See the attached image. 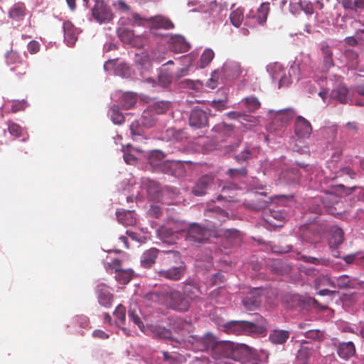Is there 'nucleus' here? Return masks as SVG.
<instances>
[{"mask_svg": "<svg viewBox=\"0 0 364 364\" xmlns=\"http://www.w3.org/2000/svg\"><path fill=\"white\" fill-rule=\"evenodd\" d=\"M256 322L231 321L223 326L224 331L229 334L253 335L262 334L267 331V321L260 315H256Z\"/></svg>", "mask_w": 364, "mask_h": 364, "instance_id": "1", "label": "nucleus"}, {"mask_svg": "<svg viewBox=\"0 0 364 364\" xmlns=\"http://www.w3.org/2000/svg\"><path fill=\"white\" fill-rule=\"evenodd\" d=\"M164 263L168 267L166 269H161L158 272L159 277L171 281H178L184 276L186 265L182 260L178 252H166Z\"/></svg>", "mask_w": 364, "mask_h": 364, "instance_id": "2", "label": "nucleus"}, {"mask_svg": "<svg viewBox=\"0 0 364 364\" xmlns=\"http://www.w3.org/2000/svg\"><path fill=\"white\" fill-rule=\"evenodd\" d=\"M165 155L159 150L151 151L148 158L149 164L156 168L162 166L161 170L168 174L175 176L176 177L182 176L185 173L183 165L180 161H166L164 162Z\"/></svg>", "mask_w": 364, "mask_h": 364, "instance_id": "3", "label": "nucleus"}, {"mask_svg": "<svg viewBox=\"0 0 364 364\" xmlns=\"http://www.w3.org/2000/svg\"><path fill=\"white\" fill-rule=\"evenodd\" d=\"M104 266L108 272L112 273L113 271L115 272L116 280L122 284H128L134 277V271L132 269L122 268V261L119 259L108 260L107 258L104 262Z\"/></svg>", "mask_w": 364, "mask_h": 364, "instance_id": "4", "label": "nucleus"}, {"mask_svg": "<svg viewBox=\"0 0 364 364\" xmlns=\"http://www.w3.org/2000/svg\"><path fill=\"white\" fill-rule=\"evenodd\" d=\"M166 305L173 310L183 312L190 308V301L180 291L171 290L166 293Z\"/></svg>", "mask_w": 364, "mask_h": 364, "instance_id": "5", "label": "nucleus"}, {"mask_svg": "<svg viewBox=\"0 0 364 364\" xmlns=\"http://www.w3.org/2000/svg\"><path fill=\"white\" fill-rule=\"evenodd\" d=\"M189 342L191 343L193 348L196 350H210L212 354L214 352L215 346L218 343L216 337L210 333H206L201 338H198L195 336H190Z\"/></svg>", "mask_w": 364, "mask_h": 364, "instance_id": "6", "label": "nucleus"}, {"mask_svg": "<svg viewBox=\"0 0 364 364\" xmlns=\"http://www.w3.org/2000/svg\"><path fill=\"white\" fill-rule=\"evenodd\" d=\"M91 11L92 16L99 23H108L114 17L111 8L103 0H95Z\"/></svg>", "mask_w": 364, "mask_h": 364, "instance_id": "7", "label": "nucleus"}, {"mask_svg": "<svg viewBox=\"0 0 364 364\" xmlns=\"http://www.w3.org/2000/svg\"><path fill=\"white\" fill-rule=\"evenodd\" d=\"M233 343L229 341H218L212 354L216 364H227L230 362Z\"/></svg>", "mask_w": 364, "mask_h": 364, "instance_id": "8", "label": "nucleus"}, {"mask_svg": "<svg viewBox=\"0 0 364 364\" xmlns=\"http://www.w3.org/2000/svg\"><path fill=\"white\" fill-rule=\"evenodd\" d=\"M211 235L210 229L203 227L198 223L190 225L187 231V239L190 241L204 243L208 241Z\"/></svg>", "mask_w": 364, "mask_h": 364, "instance_id": "9", "label": "nucleus"}, {"mask_svg": "<svg viewBox=\"0 0 364 364\" xmlns=\"http://www.w3.org/2000/svg\"><path fill=\"white\" fill-rule=\"evenodd\" d=\"M253 353L254 352L252 348H249L247 346L244 344H235L233 343L230 362L235 364L245 363Z\"/></svg>", "mask_w": 364, "mask_h": 364, "instance_id": "10", "label": "nucleus"}, {"mask_svg": "<svg viewBox=\"0 0 364 364\" xmlns=\"http://www.w3.org/2000/svg\"><path fill=\"white\" fill-rule=\"evenodd\" d=\"M314 287L321 296L330 295L336 292V283L327 275L320 276L314 279Z\"/></svg>", "mask_w": 364, "mask_h": 364, "instance_id": "11", "label": "nucleus"}, {"mask_svg": "<svg viewBox=\"0 0 364 364\" xmlns=\"http://www.w3.org/2000/svg\"><path fill=\"white\" fill-rule=\"evenodd\" d=\"M208 118L205 110L194 107L190 114L189 124L195 129H202L208 125Z\"/></svg>", "mask_w": 364, "mask_h": 364, "instance_id": "12", "label": "nucleus"}, {"mask_svg": "<svg viewBox=\"0 0 364 364\" xmlns=\"http://www.w3.org/2000/svg\"><path fill=\"white\" fill-rule=\"evenodd\" d=\"M205 215L210 218L213 228L221 225L229 218L228 213L219 207L207 209Z\"/></svg>", "mask_w": 364, "mask_h": 364, "instance_id": "13", "label": "nucleus"}, {"mask_svg": "<svg viewBox=\"0 0 364 364\" xmlns=\"http://www.w3.org/2000/svg\"><path fill=\"white\" fill-rule=\"evenodd\" d=\"M312 132V127L310 122L301 116L296 118L294 123V133L299 138H309Z\"/></svg>", "mask_w": 364, "mask_h": 364, "instance_id": "14", "label": "nucleus"}, {"mask_svg": "<svg viewBox=\"0 0 364 364\" xmlns=\"http://www.w3.org/2000/svg\"><path fill=\"white\" fill-rule=\"evenodd\" d=\"M29 11L23 2L14 3L9 9L8 16L13 21L20 22L24 20Z\"/></svg>", "mask_w": 364, "mask_h": 364, "instance_id": "15", "label": "nucleus"}, {"mask_svg": "<svg viewBox=\"0 0 364 364\" xmlns=\"http://www.w3.org/2000/svg\"><path fill=\"white\" fill-rule=\"evenodd\" d=\"M96 294L99 304L106 308L112 305L113 294L109 287L105 284H100L96 287Z\"/></svg>", "mask_w": 364, "mask_h": 364, "instance_id": "16", "label": "nucleus"}, {"mask_svg": "<svg viewBox=\"0 0 364 364\" xmlns=\"http://www.w3.org/2000/svg\"><path fill=\"white\" fill-rule=\"evenodd\" d=\"M148 26L150 30L164 29L169 30L174 28L173 23L166 16L157 15L148 18Z\"/></svg>", "mask_w": 364, "mask_h": 364, "instance_id": "17", "label": "nucleus"}, {"mask_svg": "<svg viewBox=\"0 0 364 364\" xmlns=\"http://www.w3.org/2000/svg\"><path fill=\"white\" fill-rule=\"evenodd\" d=\"M190 48L189 43L180 35L171 36L169 42V49L176 53L187 52Z\"/></svg>", "mask_w": 364, "mask_h": 364, "instance_id": "18", "label": "nucleus"}, {"mask_svg": "<svg viewBox=\"0 0 364 364\" xmlns=\"http://www.w3.org/2000/svg\"><path fill=\"white\" fill-rule=\"evenodd\" d=\"M213 178L210 175H205L200 178L193 188V193L197 196H201L207 193L208 189L213 183Z\"/></svg>", "mask_w": 364, "mask_h": 364, "instance_id": "19", "label": "nucleus"}, {"mask_svg": "<svg viewBox=\"0 0 364 364\" xmlns=\"http://www.w3.org/2000/svg\"><path fill=\"white\" fill-rule=\"evenodd\" d=\"M143 186L151 200H159L161 196V188L157 182L147 178L144 180Z\"/></svg>", "mask_w": 364, "mask_h": 364, "instance_id": "20", "label": "nucleus"}, {"mask_svg": "<svg viewBox=\"0 0 364 364\" xmlns=\"http://www.w3.org/2000/svg\"><path fill=\"white\" fill-rule=\"evenodd\" d=\"M157 235L160 240L168 244L175 243L177 236L172 230V227L167 223L161 226L157 230Z\"/></svg>", "mask_w": 364, "mask_h": 364, "instance_id": "21", "label": "nucleus"}, {"mask_svg": "<svg viewBox=\"0 0 364 364\" xmlns=\"http://www.w3.org/2000/svg\"><path fill=\"white\" fill-rule=\"evenodd\" d=\"M337 353L343 359L348 360L355 353V347L353 342H341L337 347Z\"/></svg>", "mask_w": 364, "mask_h": 364, "instance_id": "22", "label": "nucleus"}, {"mask_svg": "<svg viewBox=\"0 0 364 364\" xmlns=\"http://www.w3.org/2000/svg\"><path fill=\"white\" fill-rule=\"evenodd\" d=\"M183 292L188 301H198L200 299V295L202 294L200 287L193 283L186 284L183 288Z\"/></svg>", "mask_w": 364, "mask_h": 364, "instance_id": "23", "label": "nucleus"}, {"mask_svg": "<svg viewBox=\"0 0 364 364\" xmlns=\"http://www.w3.org/2000/svg\"><path fill=\"white\" fill-rule=\"evenodd\" d=\"M64 38L68 44L73 46L75 43L77 36V28L71 21H67L63 23Z\"/></svg>", "mask_w": 364, "mask_h": 364, "instance_id": "24", "label": "nucleus"}, {"mask_svg": "<svg viewBox=\"0 0 364 364\" xmlns=\"http://www.w3.org/2000/svg\"><path fill=\"white\" fill-rule=\"evenodd\" d=\"M344 233L341 228L338 226H333L330 229V237L328 244L330 247H337L343 242Z\"/></svg>", "mask_w": 364, "mask_h": 364, "instance_id": "25", "label": "nucleus"}, {"mask_svg": "<svg viewBox=\"0 0 364 364\" xmlns=\"http://www.w3.org/2000/svg\"><path fill=\"white\" fill-rule=\"evenodd\" d=\"M260 304V296L256 294L251 293L242 299V305L248 311L257 309Z\"/></svg>", "mask_w": 364, "mask_h": 364, "instance_id": "26", "label": "nucleus"}, {"mask_svg": "<svg viewBox=\"0 0 364 364\" xmlns=\"http://www.w3.org/2000/svg\"><path fill=\"white\" fill-rule=\"evenodd\" d=\"M159 250L156 248H151L144 252L141 258V264L144 267H150L155 263Z\"/></svg>", "mask_w": 364, "mask_h": 364, "instance_id": "27", "label": "nucleus"}, {"mask_svg": "<svg viewBox=\"0 0 364 364\" xmlns=\"http://www.w3.org/2000/svg\"><path fill=\"white\" fill-rule=\"evenodd\" d=\"M269 358L268 353L264 350H261L257 353H253V355L247 359L245 363H241L240 364H264L267 362ZM227 364H235L228 363Z\"/></svg>", "mask_w": 364, "mask_h": 364, "instance_id": "28", "label": "nucleus"}, {"mask_svg": "<svg viewBox=\"0 0 364 364\" xmlns=\"http://www.w3.org/2000/svg\"><path fill=\"white\" fill-rule=\"evenodd\" d=\"M289 338V332L284 330H274L269 334V340L274 344H283Z\"/></svg>", "mask_w": 364, "mask_h": 364, "instance_id": "29", "label": "nucleus"}, {"mask_svg": "<svg viewBox=\"0 0 364 364\" xmlns=\"http://www.w3.org/2000/svg\"><path fill=\"white\" fill-rule=\"evenodd\" d=\"M6 59L8 64L18 65L21 64L26 70L28 68V63L23 60L20 54L16 51L11 50L6 55Z\"/></svg>", "mask_w": 364, "mask_h": 364, "instance_id": "30", "label": "nucleus"}, {"mask_svg": "<svg viewBox=\"0 0 364 364\" xmlns=\"http://www.w3.org/2000/svg\"><path fill=\"white\" fill-rule=\"evenodd\" d=\"M116 214L119 222L124 225H133L136 223V219L134 218L132 211L118 210Z\"/></svg>", "mask_w": 364, "mask_h": 364, "instance_id": "31", "label": "nucleus"}, {"mask_svg": "<svg viewBox=\"0 0 364 364\" xmlns=\"http://www.w3.org/2000/svg\"><path fill=\"white\" fill-rule=\"evenodd\" d=\"M331 97L338 100L341 103H347L348 99V90L346 86H338L333 90Z\"/></svg>", "mask_w": 364, "mask_h": 364, "instance_id": "32", "label": "nucleus"}, {"mask_svg": "<svg viewBox=\"0 0 364 364\" xmlns=\"http://www.w3.org/2000/svg\"><path fill=\"white\" fill-rule=\"evenodd\" d=\"M208 298L211 300H214L215 303L223 304L228 299L227 291L224 287H220L211 291L208 295Z\"/></svg>", "mask_w": 364, "mask_h": 364, "instance_id": "33", "label": "nucleus"}, {"mask_svg": "<svg viewBox=\"0 0 364 364\" xmlns=\"http://www.w3.org/2000/svg\"><path fill=\"white\" fill-rule=\"evenodd\" d=\"M137 100L136 95L134 93H124L120 99V104L123 109H129L132 108Z\"/></svg>", "mask_w": 364, "mask_h": 364, "instance_id": "34", "label": "nucleus"}, {"mask_svg": "<svg viewBox=\"0 0 364 364\" xmlns=\"http://www.w3.org/2000/svg\"><path fill=\"white\" fill-rule=\"evenodd\" d=\"M335 283L336 288L338 287L339 289H353L355 287L356 285V281L355 279H350L348 276L346 274L341 275L339 277H338Z\"/></svg>", "mask_w": 364, "mask_h": 364, "instance_id": "35", "label": "nucleus"}, {"mask_svg": "<svg viewBox=\"0 0 364 364\" xmlns=\"http://www.w3.org/2000/svg\"><path fill=\"white\" fill-rule=\"evenodd\" d=\"M267 71L271 75L273 80H279L286 70L281 64L274 63L268 65Z\"/></svg>", "mask_w": 364, "mask_h": 364, "instance_id": "36", "label": "nucleus"}, {"mask_svg": "<svg viewBox=\"0 0 364 364\" xmlns=\"http://www.w3.org/2000/svg\"><path fill=\"white\" fill-rule=\"evenodd\" d=\"M109 115L112 122L115 124H122L125 121L124 114L120 112L117 105L111 107L109 111Z\"/></svg>", "mask_w": 364, "mask_h": 364, "instance_id": "37", "label": "nucleus"}, {"mask_svg": "<svg viewBox=\"0 0 364 364\" xmlns=\"http://www.w3.org/2000/svg\"><path fill=\"white\" fill-rule=\"evenodd\" d=\"M294 115L293 109H284L277 112L275 119L280 121L282 124L288 123L291 121Z\"/></svg>", "mask_w": 364, "mask_h": 364, "instance_id": "38", "label": "nucleus"}, {"mask_svg": "<svg viewBox=\"0 0 364 364\" xmlns=\"http://www.w3.org/2000/svg\"><path fill=\"white\" fill-rule=\"evenodd\" d=\"M321 52L323 55V65L325 68L329 69L334 65L332 58L333 53L328 45H323L321 47Z\"/></svg>", "mask_w": 364, "mask_h": 364, "instance_id": "39", "label": "nucleus"}, {"mask_svg": "<svg viewBox=\"0 0 364 364\" xmlns=\"http://www.w3.org/2000/svg\"><path fill=\"white\" fill-rule=\"evenodd\" d=\"M243 19L244 11L240 7L233 10L230 14V22L235 27L238 28L242 24Z\"/></svg>", "mask_w": 364, "mask_h": 364, "instance_id": "40", "label": "nucleus"}, {"mask_svg": "<svg viewBox=\"0 0 364 364\" xmlns=\"http://www.w3.org/2000/svg\"><path fill=\"white\" fill-rule=\"evenodd\" d=\"M213 130L218 132L223 137H228L232 136L234 132V126L232 124H227L225 123H220L213 127Z\"/></svg>", "mask_w": 364, "mask_h": 364, "instance_id": "41", "label": "nucleus"}, {"mask_svg": "<svg viewBox=\"0 0 364 364\" xmlns=\"http://www.w3.org/2000/svg\"><path fill=\"white\" fill-rule=\"evenodd\" d=\"M356 188V186L346 187L343 184L333 186L330 191L331 194H336L339 196H348L352 193L353 191Z\"/></svg>", "mask_w": 364, "mask_h": 364, "instance_id": "42", "label": "nucleus"}, {"mask_svg": "<svg viewBox=\"0 0 364 364\" xmlns=\"http://www.w3.org/2000/svg\"><path fill=\"white\" fill-rule=\"evenodd\" d=\"M225 71L231 75L233 77H238L242 73V68L239 63L230 62L228 63L224 66Z\"/></svg>", "mask_w": 364, "mask_h": 364, "instance_id": "43", "label": "nucleus"}, {"mask_svg": "<svg viewBox=\"0 0 364 364\" xmlns=\"http://www.w3.org/2000/svg\"><path fill=\"white\" fill-rule=\"evenodd\" d=\"M269 12V4L266 3L261 4L257 14V21L259 24L263 25L266 22Z\"/></svg>", "mask_w": 364, "mask_h": 364, "instance_id": "44", "label": "nucleus"}, {"mask_svg": "<svg viewBox=\"0 0 364 364\" xmlns=\"http://www.w3.org/2000/svg\"><path fill=\"white\" fill-rule=\"evenodd\" d=\"M224 236L230 242L233 244L240 243L241 241L240 232L236 229H228L224 232Z\"/></svg>", "mask_w": 364, "mask_h": 364, "instance_id": "45", "label": "nucleus"}, {"mask_svg": "<svg viewBox=\"0 0 364 364\" xmlns=\"http://www.w3.org/2000/svg\"><path fill=\"white\" fill-rule=\"evenodd\" d=\"M156 122L154 114L149 110L144 111L141 116V124L146 128L152 127Z\"/></svg>", "mask_w": 364, "mask_h": 364, "instance_id": "46", "label": "nucleus"}, {"mask_svg": "<svg viewBox=\"0 0 364 364\" xmlns=\"http://www.w3.org/2000/svg\"><path fill=\"white\" fill-rule=\"evenodd\" d=\"M146 300L154 302L166 304V294L159 291H151L146 294Z\"/></svg>", "mask_w": 364, "mask_h": 364, "instance_id": "47", "label": "nucleus"}, {"mask_svg": "<svg viewBox=\"0 0 364 364\" xmlns=\"http://www.w3.org/2000/svg\"><path fill=\"white\" fill-rule=\"evenodd\" d=\"M166 223L172 227V230L176 235L186 230V225L183 221L178 220L168 219Z\"/></svg>", "mask_w": 364, "mask_h": 364, "instance_id": "48", "label": "nucleus"}, {"mask_svg": "<svg viewBox=\"0 0 364 364\" xmlns=\"http://www.w3.org/2000/svg\"><path fill=\"white\" fill-rule=\"evenodd\" d=\"M214 52L210 48L205 49L202 53L200 58V64L201 68L206 67L213 59Z\"/></svg>", "mask_w": 364, "mask_h": 364, "instance_id": "49", "label": "nucleus"}, {"mask_svg": "<svg viewBox=\"0 0 364 364\" xmlns=\"http://www.w3.org/2000/svg\"><path fill=\"white\" fill-rule=\"evenodd\" d=\"M243 101L247 109L251 112L258 109L261 105L259 100L253 96L245 97Z\"/></svg>", "mask_w": 364, "mask_h": 364, "instance_id": "50", "label": "nucleus"}, {"mask_svg": "<svg viewBox=\"0 0 364 364\" xmlns=\"http://www.w3.org/2000/svg\"><path fill=\"white\" fill-rule=\"evenodd\" d=\"M295 69L291 67L287 72L285 71V73L282 75V77L279 79V88H281L282 87H288L289 85L291 84V72H294Z\"/></svg>", "mask_w": 364, "mask_h": 364, "instance_id": "51", "label": "nucleus"}, {"mask_svg": "<svg viewBox=\"0 0 364 364\" xmlns=\"http://www.w3.org/2000/svg\"><path fill=\"white\" fill-rule=\"evenodd\" d=\"M284 174L290 183H296L300 181L301 173L297 168H291Z\"/></svg>", "mask_w": 364, "mask_h": 364, "instance_id": "52", "label": "nucleus"}, {"mask_svg": "<svg viewBox=\"0 0 364 364\" xmlns=\"http://www.w3.org/2000/svg\"><path fill=\"white\" fill-rule=\"evenodd\" d=\"M252 156V150L249 147H245L239 154L235 156V159L240 164L251 159Z\"/></svg>", "mask_w": 364, "mask_h": 364, "instance_id": "53", "label": "nucleus"}, {"mask_svg": "<svg viewBox=\"0 0 364 364\" xmlns=\"http://www.w3.org/2000/svg\"><path fill=\"white\" fill-rule=\"evenodd\" d=\"M170 103L168 102H157L152 106V110L156 114H163L169 109Z\"/></svg>", "mask_w": 364, "mask_h": 364, "instance_id": "54", "label": "nucleus"}, {"mask_svg": "<svg viewBox=\"0 0 364 364\" xmlns=\"http://www.w3.org/2000/svg\"><path fill=\"white\" fill-rule=\"evenodd\" d=\"M8 131L11 135L19 137L22 135L23 129L18 124L9 121L8 122Z\"/></svg>", "mask_w": 364, "mask_h": 364, "instance_id": "55", "label": "nucleus"}, {"mask_svg": "<svg viewBox=\"0 0 364 364\" xmlns=\"http://www.w3.org/2000/svg\"><path fill=\"white\" fill-rule=\"evenodd\" d=\"M304 335L306 338L313 341H321L323 337V333L316 329H308L305 331Z\"/></svg>", "mask_w": 364, "mask_h": 364, "instance_id": "56", "label": "nucleus"}, {"mask_svg": "<svg viewBox=\"0 0 364 364\" xmlns=\"http://www.w3.org/2000/svg\"><path fill=\"white\" fill-rule=\"evenodd\" d=\"M311 352L306 347L301 346L297 353V359L301 364H306L310 357Z\"/></svg>", "mask_w": 364, "mask_h": 364, "instance_id": "57", "label": "nucleus"}, {"mask_svg": "<svg viewBox=\"0 0 364 364\" xmlns=\"http://www.w3.org/2000/svg\"><path fill=\"white\" fill-rule=\"evenodd\" d=\"M344 176H348L350 178L354 179L356 177V173L353 171L349 167H344L343 168H341L338 172H336L334 178L343 177Z\"/></svg>", "mask_w": 364, "mask_h": 364, "instance_id": "58", "label": "nucleus"}, {"mask_svg": "<svg viewBox=\"0 0 364 364\" xmlns=\"http://www.w3.org/2000/svg\"><path fill=\"white\" fill-rule=\"evenodd\" d=\"M128 316L130 320H132L135 325H136L140 329L144 327L143 322L141 321L139 316L136 313L134 309H130L128 311Z\"/></svg>", "mask_w": 364, "mask_h": 364, "instance_id": "59", "label": "nucleus"}, {"mask_svg": "<svg viewBox=\"0 0 364 364\" xmlns=\"http://www.w3.org/2000/svg\"><path fill=\"white\" fill-rule=\"evenodd\" d=\"M304 261L307 263L314 264L316 265H328L329 261L323 258H316L310 256H305L303 257Z\"/></svg>", "mask_w": 364, "mask_h": 364, "instance_id": "60", "label": "nucleus"}, {"mask_svg": "<svg viewBox=\"0 0 364 364\" xmlns=\"http://www.w3.org/2000/svg\"><path fill=\"white\" fill-rule=\"evenodd\" d=\"M164 360L168 362L169 364H179L181 363V357L176 354H170L168 352H162Z\"/></svg>", "mask_w": 364, "mask_h": 364, "instance_id": "61", "label": "nucleus"}, {"mask_svg": "<svg viewBox=\"0 0 364 364\" xmlns=\"http://www.w3.org/2000/svg\"><path fill=\"white\" fill-rule=\"evenodd\" d=\"M228 174L232 178H235L237 176H246L247 175V169L245 167L240 168H230L228 171Z\"/></svg>", "mask_w": 364, "mask_h": 364, "instance_id": "62", "label": "nucleus"}, {"mask_svg": "<svg viewBox=\"0 0 364 364\" xmlns=\"http://www.w3.org/2000/svg\"><path fill=\"white\" fill-rule=\"evenodd\" d=\"M114 316L122 323H124L126 319L125 307L122 304L118 305L114 311Z\"/></svg>", "mask_w": 364, "mask_h": 364, "instance_id": "63", "label": "nucleus"}, {"mask_svg": "<svg viewBox=\"0 0 364 364\" xmlns=\"http://www.w3.org/2000/svg\"><path fill=\"white\" fill-rule=\"evenodd\" d=\"M40 47V43L38 41H31L28 43L27 49L30 54L33 55L39 52Z\"/></svg>", "mask_w": 364, "mask_h": 364, "instance_id": "64", "label": "nucleus"}]
</instances>
